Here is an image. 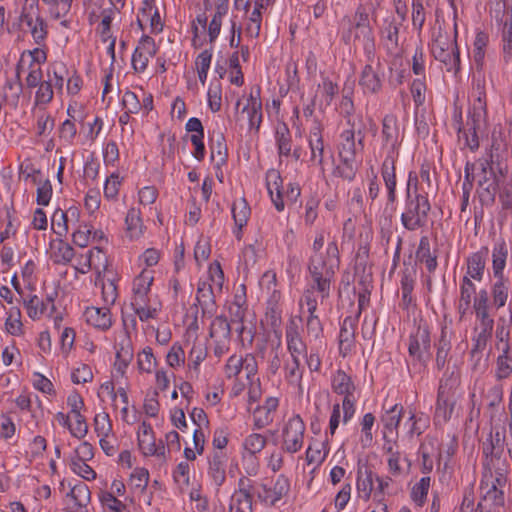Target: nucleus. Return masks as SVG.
Here are the masks:
<instances>
[{"label": "nucleus", "instance_id": "obj_1", "mask_svg": "<svg viewBox=\"0 0 512 512\" xmlns=\"http://www.w3.org/2000/svg\"><path fill=\"white\" fill-rule=\"evenodd\" d=\"M417 179L414 172H410L407 184V199L405 211L401 215L402 225L409 231L417 230L426 225L431 205L428 192L417 187L411 190V180Z\"/></svg>", "mask_w": 512, "mask_h": 512}, {"label": "nucleus", "instance_id": "obj_2", "mask_svg": "<svg viewBox=\"0 0 512 512\" xmlns=\"http://www.w3.org/2000/svg\"><path fill=\"white\" fill-rule=\"evenodd\" d=\"M342 39L346 44L361 45L365 54H371V52L375 51L374 34L369 22V12L363 5L357 8L350 27L342 34Z\"/></svg>", "mask_w": 512, "mask_h": 512}, {"label": "nucleus", "instance_id": "obj_3", "mask_svg": "<svg viewBox=\"0 0 512 512\" xmlns=\"http://www.w3.org/2000/svg\"><path fill=\"white\" fill-rule=\"evenodd\" d=\"M327 256L328 263H325L320 257H315L313 264L308 266L311 276V284L308 289H313L314 292L317 291L321 296V300L329 297L331 283L339 266L334 249L330 248Z\"/></svg>", "mask_w": 512, "mask_h": 512}, {"label": "nucleus", "instance_id": "obj_4", "mask_svg": "<svg viewBox=\"0 0 512 512\" xmlns=\"http://www.w3.org/2000/svg\"><path fill=\"white\" fill-rule=\"evenodd\" d=\"M457 25L455 24L454 38L451 39L449 34L439 27L435 33L431 52L436 60L444 63L448 71L460 69V55L456 44Z\"/></svg>", "mask_w": 512, "mask_h": 512}, {"label": "nucleus", "instance_id": "obj_5", "mask_svg": "<svg viewBox=\"0 0 512 512\" xmlns=\"http://www.w3.org/2000/svg\"><path fill=\"white\" fill-rule=\"evenodd\" d=\"M366 56L367 63L361 72L359 85L365 94H376L382 88V63L380 58L375 55V51Z\"/></svg>", "mask_w": 512, "mask_h": 512}, {"label": "nucleus", "instance_id": "obj_6", "mask_svg": "<svg viewBox=\"0 0 512 512\" xmlns=\"http://www.w3.org/2000/svg\"><path fill=\"white\" fill-rule=\"evenodd\" d=\"M305 430V423L299 415L289 418L282 429V450L289 454L300 451L304 443Z\"/></svg>", "mask_w": 512, "mask_h": 512}, {"label": "nucleus", "instance_id": "obj_7", "mask_svg": "<svg viewBox=\"0 0 512 512\" xmlns=\"http://www.w3.org/2000/svg\"><path fill=\"white\" fill-rule=\"evenodd\" d=\"M408 352L409 356L421 365H425V363L430 359L431 338L427 324L420 323L416 330L410 335Z\"/></svg>", "mask_w": 512, "mask_h": 512}, {"label": "nucleus", "instance_id": "obj_8", "mask_svg": "<svg viewBox=\"0 0 512 512\" xmlns=\"http://www.w3.org/2000/svg\"><path fill=\"white\" fill-rule=\"evenodd\" d=\"M209 336L213 341V353L220 358L229 351L231 343V323L223 315L216 316L211 324Z\"/></svg>", "mask_w": 512, "mask_h": 512}, {"label": "nucleus", "instance_id": "obj_9", "mask_svg": "<svg viewBox=\"0 0 512 512\" xmlns=\"http://www.w3.org/2000/svg\"><path fill=\"white\" fill-rule=\"evenodd\" d=\"M403 22L394 19L393 14L387 15L380 25V36L387 53L397 55L401 51L399 31Z\"/></svg>", "mask_w": 512, "mask_h": 512}, {"label": "nucleus", "instance_id": "obj_10", "mask_svg": "<svg viewBox=\"0 0 512 512\" xmlns=\"http://www.w3.org/2000/svg\"><path fill=\"white\" fill-rule=\"evenodd\" d=\"M138 446L145 456L165 458L166 448L162 441L156 444L153 429L150 424L143 422L138 430Z\"/></svg>", "mask_w": 512, "mask_h": 512}, {"label": "nucleus", "instance_id": "obj_11", "mask_svg": "<svg viewBox=\"0 0 512 512\" xmlns=\"http://www.w3.org/2000/svg\"><path fill=\"white\" fill-rule=\"evenodd\" d=\"M260 87L251 89L245 105L241 109V114H246L250 130L258 131L262 122V102L260 98Z\"/></svg>", "mask_w": 512, "mask_h": 512}, {"label": "nucleus", "instance_id": "obj_12", "mask_svg": "<svg viewBox=\"0 0 512 512\" xmlns=\"http://www.w3.org/2000/svg\"><path fill=\"white\" fill-rule=\"evenodd\" d=\"M157 47L152 37L144 35L141 37L133 55L132 66L136 72H143L149 63L150 58L155 56Z\"/></svg>", "mask_w": 512, "mask_h": 512}, {"label": "nucleus", "instance_id": "obj_13", "mask_svg": "<svg viewBox=\"0 0 512 512\" xmlns=\"http://www.w3.org/2000/svg\"><path fill=\"white\" fill-rule=\"evenodd\" d=\"M381 137L383 145L389 148L388 154L398 155L399 128L395 115L388 114L384 116L382 120Z\"/></svg>", "mask_w": 512, "mask_h": 512}, {"label": "nucleus", "instance_id": "obj_14", "mask_svg": "<svg viewBox=\"0 0 512 512\" xmlns=\"http://www.w3.org/2000/svg\"><path fill=\"white\" fill-rule=\"evenodd\" d=\"M508 470L509 468H503V470L484 469L480 484L481 494H484V491L490 493L504 491L507 485Z\"/></svg>", "mask_w": 512, "mask_h": 512}, {"label": "nucleus", "instance_id": "obj_15", "mask_svg": "<svg viewBox=\"0 0 512 512\" xmlns=\"http://www.w3.org/2000/svg\"><path fill=\"white\" fill-rule=\"evenodd\" d=\"M282 178L279 171L270 169L266 173V187L270 198L277 211L281 212L285 208L282 193Z\"/></svg>", "mask_w": 512, "mask_h": 512}, {"label": "nucleus", "instance_id": "obj_16", "mask_svg": "<svg viewBox=\"0 0 512 512\" xmlns=\"http://www.w3.org/2000/svg\"><path fill=\"white\" fill-rule=\"evenodd\" d=\"M197 304L203 315H213L216 311V301L212 285L208 281H200L197 286Z\"/></svg>", "mask_w": 512, "mask_h": 512}, {"label": "nucleus", "instance_id": "obj_17", "mask_svg": "<svg viewBox=\"0 0 512 512\" xmlns=\"http://www.w3.org/2000/svg\"><path fill=\"white\" fill-rule=\"evenodd\" d=\"M227 456L223 451H215L208 461V475L213 483L219 487L226 479Z\"/></svg>", "mask_w": 512, "mask_h": 512}, {"label": "nucleus", "instance_id": "obj_18", "mask_svg": "<svg viewBox=\"0 0 512 512\" xmlns=\"http://www.w3.org/2000/svg\"><path fill=\"white\" fill-rule=\"evenodd\" d=\"M487 255V248H483L480 251L470 255L467 258V270L464 277H469V279L478 282L482 281L485 272Z\"/></svg>", "mask_w": 512, "mask_h": 512}, {"label": "nucleus", "instance_id": "obj_19", "mask_svg": "<svg viewBox=\"0 0 512 512\" xmlns=\"http://www.w3.org/2000/svg\"><path fill=\"white\" fill-rule=\"evenodd\" d=\"M349 129L344 132L352 133L354 137L359 138V148H364L365 131L368 127L375 126L372 118L366 117L361 113H355L346 119Z\"/></svg>", "mask_w": 512, "mask_h": 512}, {"label": "nucleus", "instance_id": "obj_20", "mask_svg": "<svg viewBox=\"0 0 512 512\" xmlns=\"http://www.w3.org/2000/svg\"><path fill=\"white\" fill-rule=\"evenodd\" d=\"M85 318L87 323L101 330H107L112 325L111 313L108 306L97 308L89 307L86 309Z\"/></svg>", "mask_w": 512, "mask_h": 512}, {"label": "nucleus", "instance_id": "obj_21", "mask_svg": "<svg viewBox=\"0 0 512 512\" xmlns=\"http://www.w3.org/2000/svg\"><path fill=\"white\" fill-rule=\"evenodd\" d=\"M232 216L237 227L235 236L238 240L242 238V229L246 226L251 214L250 207L245 198H239L232 204Z\"/></svg>", "mask_w": 512, "mask_h": 512}, {"label": "nucleus", "instance_id": "obj_22", "mask_svg": "<svg viewBox=\"0 0 512 512\" xmlns=\"http://www.w3.org/2000/svg\"><path fill=\"white\" fill-rule=\"evenodd\" d=\"M483 454L485 457L483 462L484 469L503 470V468H509V463L504 457V453L496 451L493 443L487 440L483 443Z\"/></svg>", "mask_w": 512, "mask_h": 512}, {"label": "nucleus", "instance_id": "obj_23", "mask_svg": "<svg viewBox=\"0 0 512 512\" xmlns=\"http://www.w3.org/2000/svg\"><path fill=\"white\" fill-rule=\"evenodd\" d=\"M67 496L74 502L69 512H87V505L90 502V491L85 483L76 484Z\"/></svg>", "mask_w": 512, "mask_h": 512}, {"label": "nucleus", "instance_id": "obj_24", "mask_svg": "<svg viewBox=\"0 0 512 512\" xmlns=\"http://www.w3.org/2000/svg\"><path fill=\"white\" fill-rule=\"evenodd\" d=\"M126 233L131 240L139 239L143 233L145 226L141 218V211L138 208H130L125 217Z\"/></svg>", "mask_w": 512, "mask_h": 512}, {"label": "nucleus", "instance_id": "obj_25", "mask_svg": "<svg viewBox=\"0 0 512 512\" xmlns=\"http://www.w3.org/2000/svg\"><path fill=\"white\" fill-rule=\"evenodd\" d=\"M502 353L496 359L495 379L502 381L512 375V356L510 355V345L501 348Z\"/></svg>", "mask_w": 512, "mask_h": 512}, {"label": "nucleus", "instance_id": "obj_26", "mask_svg": "<svg viewBox=\"0 0 512 512\" xmlns=\"http://www.w3.org/2000/svg\"><path fill=\"white\" fill-rule=\"evenodd\" d=\"M323 246H324V234H323V232H319L316 235L313 245H312L313 254L310 257L309 264H313V260L315 257H320L321 260L325 261V263H328L327 255H328V251H330V248L335 250L336 260H338V262H340L339 250H338L336 241L329 242L325 250H323Z\"/></svg>", "mask_w": 512, "mask_h": 512}, {"label": "nucleus", "instance_id": "obj_27", "mask_svg": "<svg viewBox=\"0 0 512 512\" xmlns=\"http://www.w3.org/2000/svg\"><path fill=\"white\" fill-rule=\"evenodd\" d=\"M74 257V249L67 242L57 240L51 244V259L55 264H68Z\"/></svg>", "mask_w": 512, "mask_h": 512}, {"label": "nucleus", "instance_id": "obj_28", "mask_svg": "<svg viewBox=\"0 0 512 512\" xmlns=\"http://www.w3.org/2000/svg\"><path fill=\"white\" fill-rule=\"evenodd\" d=\"M403 412L404 408L399 404H395L390 409L386 410L381 417L384 431L390 433L398 432V427L401 422Z\"/></svg>", "mask_w": 512, "mask_h": 512}, {"label": "nucleus", "instance_id": "obj_29", "mask_svg": "<svg viewBox=\"0 0 512 512\" xmlns=\"http://www.w3.org/2000/svg\"><path fill=\"white\" fill-rule=\"evenodd\" d=\"M332 389L335 393L348 396L355 394V385L349 375L344 371L338 370L332 378Z\"/></svg>", "mask_w": 512, "mask_h": 512}, {"label": "nucleus", "instance_id": "obj_30", "mask_svg": "<svg viewBox=\"0 0 512 512\" xmlns=\"http://www.w3.org/2000/svg\"><path fill=\"white\" fill-rule=\"evenodd\" d=\"M497 280L491 287L493 305L500 309L505 306L509 297V281L505 277L496 278Z\"/></svg>", "mask_w": 512, "mask_h": 512}, {"label": "nucleus", "instance_id": "obj_31", "mask_svg": "<svg viewBox=\"0 0 512 512\" xmlns=\"http://www.w3.org/2000/svg\"><path fill=\"white\" fill-rule=\"evenodd\" d=\"M355 139L356 137H354L352 133L342 132L341 143L338 148V157L356 159L357 153L363 151L364 148H359V138H357V143Z\"/></svg>", "mask_w": 512, "mask_h": 512}, {"label": "nucleus", "instance_id": "obj_32", "mask_svg": "<svg viewBox=\"0 0 512 512\" xmlns=\"http://www.w3.org/2000/svg\"><path fill=\"white\" fill-rule=\"evenodd\" d=\"M460 383L459 375L454 371L445 373L440 380L437 397L455 399V390Z\"/></svg>", "mask_w": 512, "mask_h": 512}, {"label": "nucleus", "instance_id": "obj_33", "mask_svg": "<svg viewBox=\"0 0 512 512\" xmlns=\"http://www.w3.org/2000/svg\"><path fill=\"white\" fill-rule=\"evenodd\" d=\"M358 170L357 160L348 157H339V164L334 169V175L343 180L352 181Z\"/></svg>", "mask_w": 512, "mask_h": 512}, {"label": "nucleus", "instance_id": "obj_34", "mask_svg": "<svg viewBox=\"0 0 512 512\" xmlns=\"http://www.w3.org/2000/svg\"><path fill=\"white\" fill-rule=\"evenodd\" d=\"M355 325L356 318L349 316L343 320L339 334L340 349L350 350L355 337Z\"/></svg>", "mask_w": 512, "mask_h": 512}, {"label": "nucleus", "instance_id": "obj_35", "mask_svg": "<svg viewBox=\"0 0 512 512\" xmlns=\"http://www.w3.org/2000/svg\"><path fill=\"white\" fill-rule=\"evenodd\" d=\"M276 143L279 155L289 156L291 153V134L285 123H280L276 127L275 133Z\"/></svg>", "mask_w": 512, "mask_h": 512}, {"label": "nucleus", "instance_id": "obj_36", "mask_svg": "<svg viewBox=\"0 0 512 512\" xmlns=\"http://www.w3.org/2000/svg\"><path fill=\"white\" fill-rule=\"evenodd\" d=\"M507 246L504 241L497 243L493 248V272L495 278L504 277L503 270L507 258Z\"/></svg>", "mask_w": 512, "mask_h": 512}, {"label": "nucleus", "instance_id": "obj_37", "mask_svg": "<svg viewBox=\"0 0 512 512\" xmlns=\"http://www.w3.org/2000/svg\"><path fill=\"white\" fill-rule=\"evenodd\" d=\"M289 489L290 484L288 479L283 475H279L275 480L273 488L266 490V500L271 504H275L289 492Z\"/></svg>", "mask_w": 512, "mask_h": 512}, {"label": "nucleus", "instance_id": "obj_38", "mask_svg": "<svg viewBox=\"0 0 512 512\" xmlns=\"http://www.w3.org/2000/svg\"><path fill=\"white\" fill-rule=\"evenodd\" d=\"M210 149L211 160L216 162V166L224 165L227 161V147L222 134H218L216 139H211Z\"/></svg>", "mask_w": 512, "mask_h": 512}, {"label": "nucleus", "instance_id": "obj_39", "mask_svg": "<svg viewBox=\"0 0 512 512\" xmlns=\"http://www.w3.org/2000/svg\"><path fill=\"white\" fill-rule=\"evenodd\" d=\"M30 28L31 36L36 44H42L48 34L47 24L40 14L31 18V24H26Z\"/></svg>", "mask_w": 512, "mask_h": 512}, {"label": "nucleus", "instance_id": "obj_40", "mask_svg": "<svg viewBox=\"0 0 512 512\" xmlns=\"http://www.w3.org/2000/svg\"><path fill=\"white\" fill-rule=\"evenodd\" d=\"M451 349V341L450 337H448L446 328L441 330V336L437 344V353H436V365L439 369L443 368L449 351Z\"/></svg>", "mask_w": 512, "mask_h": 512}, {"label": "nucleus", "instance_id": "obj_41", "mask_svg": "<svg viewBox=\"0 0 512 512\" xmlns=\"http://www.w3.org/2000/svg\"><path fill=\"white\" fill-rule=\"evenodd\" d=\"M490 339L474 335L472 338V349L470 351L473 368L478 369L483 360V352L487 347Z\"/></svg>", "mask_w": 512, "mask_h": 512}, {"label": "nucleus", "instance_id": "obj_42", "mask_svg": "<svg viewBox=\"0 0 512 512\" xmlns=\"http://www.w3.org/2000/svg\"><path fill=\"white\" fill-rule=\"evenodd\" d=\"M504 491H498L494 493H490L489 491H484V494H481V500L478 503V508H500L504 505Z\"/></svg>", "mask_w": 512, "mask_h": 512}, {"label": "nucleus", "instance_id": "obj_43", "mask_svg": "<svg viewBox=\"0 0 512 512\" xmlns=\"http://www.w3.org/2000/svg\"><path fill=\"white\" fill-rule=\"evenodd\" d=\"M476 318L491 317L489 313V297L486 289H481L473 301Z\"/></svg>", "mask_w": 512, "mask_h": 512}, {"label": "nucleus", "instance_id": "obj_44", "mask_svg": "<svg viewBox=\"0 0 512 512\" xmlns=\"http://www.w3.org/2000/svg\"><path fill=\"white\" fill-rule=\"evenodd\" d=\"M455 399L437 397L435 417L438 420L447 422L454 410Z\"/></svg>", "mask_w": 512, "mask_h": 512}, {"label": "nucleus", "instance_id": "obj_45", "mask_svg": "<svg viewBox=\"0 0 512 512\" xmlns=\"http://www.w3.org/2000/svg\"><path fill=\"white\" fill-rule=\"evenodd\" d=\"M49 79L47 81H43L36 91L35 95V106L47 105L53 99V88H52V78L50 74H48Z\"/></svg>", "mask_w": 512, "mask_h": 512}, {"label": "nucleus", "instance_id": "obj_46", "mask_svg": "<svg viewBox=\"0 0 512 512\" xmlns=\"http://www.w3.org/2000/svg\"><path fill=\"white\" fill-rule=\"evenodd\" d=\"M375 422V417L372 413H366L361 421L362 436L360 442L364 448L371 446L373 442L372 427Z\"/></svg>", "mask_w": 512, "mask_h": 512}, {"label": "nucleus", "instance_id": "obj_47", "mask_svg": "<svg viewBox=\"0 0 512 512\" xmlns=\"http://www.w3.org/2000/svg\"><path fill=\"white\" fill-rule=\"evenodd\" d=\"M206 356V347L200 343H194L188 356V367L198 371L200 364L205 360Z\"/></svg>", "mask_w": 512, "mask_h": 512}, {"label": "nucleus", "instance_id": "obj_48", "mask_svg": "<svg viewBox=\"0 0 512 512\" xmlns=\"http://www.w3.org/2000/svg\"><path fill=\"white\" fill-rule=\"evenodd\" d=\"M479 196L483 203L494 202L495 195L498 190V181L478 180Z\"/></svg>", "mask_w": 512, "mask_h": 512}, {"label": "nucleus", "instance_id": "obj_49", "mask_svg": "<svg viewBox=\"0 0 512 512\" xmlns=\"http://www.w3.org/2000/svg\"><path fill=\"white\" fill-rule=\"evenodd\" d=\"M24 306L31 319H38L45 311V303L36 295L24 299Z\"/></svg>", "mask_w": 512, "mask_h": 512}, {"label": "nucleus", "instance_id": "obj_50", "mask_svg": "<svg viewBox=\"0 0 512 512\" xmlns=\"http://www.w3.org/2000/svg\"><path fill=\"white\" fill-rule=\"evenodd\" d=\"M260 287L263 292H266L268 295L277 301L279 298V292L276 290V274L273 271H266L261 279H260Z\"/></svg>", "mask_w": 512, "mask_h": 512}, {"label": "nucleus", "instance_id": "obj_51", "mask_svg": "<svg viewBox=\"0 0 512 512\" xmlns=\"http://www.w3.org/2000/svg\"><path fill=\"white\" fill-rule=\"evenodd\" d=\"M148 482L149 472L145 468H136L130 476V486L139 492L146 490Z\"/></svg>", "mask_w": 512, "mask_h": 512}, {"label": "nucleus", "instance_id": "obj_52", "mask_svg": "<svg viewBox=\"0 0 512 512\" xmlns=\"http://www.w3.org/2000/svg\"><path fill=\"white\" fill-rule=\"evenodd\" d=\"M398 155L387 154L381 167V176L384 183L396 181V159Z\"/></svg>", "mask_w": 512, "mask_h": 512}, {"label": "nucleus", "instance_id": "obj_53", "mask_svg": "<svg viewBox=\"0 0 512 512\" xmlns=\"http://www.w3.org/2000/svg\"><path fill=\"white\" fill-rule=\"evenodd\" d=\"M503 51L505 59L512 53V8L508 11L503 27Z\"/></svg>", "mask_w": 512, "mask_h": 512}, {"label": "nucleus", "instance_id": "obj_54", "mask_svg": "<svg viewBox=\"0 0 512 512\" xmlns=\"http://www.w3.org/2000/svg\"><path fill=\"white\" fill-rule=\"evenodd\" d=\"M156 366V358L152 349L146 347L138 354V367L141 371L151 373Z\"/></svg>", "mask_w": 512, "mask_h": 512}, {"label": "nucleus", "instance_id": "obj_55", "mask_svg": "<svg viewBox=\"0 0 512 512\" xmlns=\"http://www.w3.org/2000/svg\"><path fill=\"white\" fill-rule=\"evenodd\" d=\"M284 370L286 380L290 384L296 385L301 389V381L303 376V369L301 368V364L286 362L284 364Z\"/></svg>", "mask_w": 512, "mask_h": 512}, {"label": "nucleus", "instance_id": "obj_56", "mask_svg": "<svg viewBox=\"0 0 512 512\" xmlns=\"http://www.w3.org/2000/svg\"><path fill=\"white\" fill-rule=\"evenodd\" d=\"M265 445L266 438L257 433L250 434L244 441V448L253 455L262 451Z\"/></svg>", "mask_w": 512, "mask_h": 512}, {"label": "nucleus", "instance_id": "obj_57", "mask_svg": "<svg viewBox=\"0 0 512 512\" xmlns=\"http://www.w3.org/2000/svg\"><path fill=\"white\" fill-rule=\"evenodd\" d=\"M489 408L498 406L503 400V385L500 383L490 386L484 394Z\"/></svg>", "mask_w": 512, "mask_h": 512}, {"label": "nucleus", "instance_id": "obj_58", "mask_svg": "<svg viewBox=\"0 0 512 512\" xmlns=\"http://www.w3.org/2000/svg\"><path fill=\"white\" fill-rule=\"evenodd\" d=\"M5 328L11 335H20L22 333V322L20 320V310L11 309L9 316L5 322Z\"/></svg>", "mask_w": 512, "mask_h": 512}, {"label": "nucleus", "instance_id": "obj_59", "mask_svg": "<svg viewBox=\"0 0 512 512\" xmlns=\"http://www.w3.org/2000/svg\"><path fill=\"white\" fill-rule=\"evenodd\" d=\"M244 301H242L241 297L236 296L235 301L229 306V315L230 322L242 323L244 322V318L246 316V307L243 305Z\"/></svg>", "mask_w": 512, "mask_h": 512}, {"label": "nucleus", "instance_id": "obj_60", "mask_svg": "<svg viewBox=\"0 0 512 512\" xmlns=\"http://www.w3.org/2000/svg\"><path fill=\"white\" fill-rule=\"evenodd\" d=\"M474 332L476 336L491 339L494 328V319L492 317L476 318Z\"/></svg>", "mask_w": 512, "mask_h": 512}, {"label": "nucleus", "instance_id": "obj_61", "mask_svg": "<svg viewBox=\"0 0 512 512\" xmlns=\"http://www.w3.org/2000/svg\"><path fill=\"white\" fill-rule=\"evenodd\" d=\"M102 289V299L106 306L113 305L118 297L117 287L113 280L107 279V281L102 280L101 283Z\"/></svg>", "mask_w": 512, "mask_h": 512}, {"label": "nucleus", "instance_id": "obj_62", "mask_svg": "<svg viewBox=\"0 0 512 512\" xmlns=\"http://www.w3.org/2000/svg\"><path fill=\"white\" fill-rule=\"evenodd\" d=\"M411 94L415 106L418 108L425 103L426 100V84L423 79H415L411 85Z\"/></svg>", "mask_w": 512, "mask_h": 512}, {"label": "nucleus", "instance_id": "obj_63", "mask_svg": "<svg viewBox=\"0 0 512 512\" xmlns=\"http://www.w3.org/2000/svg\"><path fill=\"white\" fill-rule=\"evenodd\" d=\"M95 431L100 437H107L112 430L109 415L105 412L96 414L94 418Z\"/></svg>", "mask_w": 512, "mask_h": 512}, {"label": "nucleus", "instance_id": "obj_64", "mask_svg": "<svg viewBox=\"0 0 512 512\" xmlns=\"http://www.w3.org/2000/svg\"><path fill=\"white\" fill-rule=\"evenodd\" d=\"M67 215L68 213L58 209L52 216V229L59 236L65 235L68 231Z\"/></svg>", "mask_w": 512, "mask_h": 512}]
</instances>
